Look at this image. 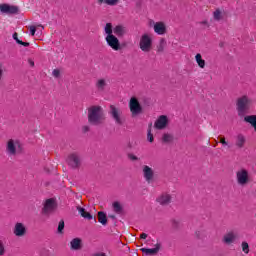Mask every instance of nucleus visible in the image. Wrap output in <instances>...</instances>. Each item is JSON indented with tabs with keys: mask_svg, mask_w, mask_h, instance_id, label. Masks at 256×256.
I'll list each match as a JSON object with an SVG mask.
<instances>
[{
	"mask_svg": "<svg viewBox=\"0 0 256 256\" xmlns=\"http://www.w3.org/2000/svg\"><path fill=\"white\" fill-rule=\"evenodd\" d=\"M98 3L99 5H103V3H105V5H110L113 7L119 3V0H98Z\"/></svg>",
	"mask_w": 256,
	"mask_h": 256,
	"instance_id": "obj_28",
	"label": "nucleus"
},
{
	"mask_svg": "<svg viewBox=\"0 0 256 256\" xmlns=\"http://www.w3.org/2000/svg\"><path fill=\"white\" fill-rule=\"evenodd\" d=\"M95 87L99 93H103L107 89V80L105 78H100L96 81Z\"/></svg>",
	"mask_w": 256,
	"mask_h": 256,
	"instance_id": "obj_20",
	"label": "nucleus"
},
{
	"mask_svg": "<svg viewBox=\"0 0 256 256\" xmlns=\"http://www.w3.org/2000/svg\"><path fill=\"white\" fill-rule=\"evenodd\" d=\"M109 113L116 125H123V123H125V118L123 117V112L121 109L115 107L114 105H110Z\"/></svg>",
	"mask_w": 256,
	"mask_h": 256,
	"instance_id": "obj_8",
	"label": "nucleus"
},
{
	"mask_svg": "<svg viewBox=\"0 0 256 256\" xmlns=\"http://www.w3.org/2000/svg\"><path fill=\"white\" fill-rule=\"evenodd\" d=\"M147 237H148L147 233H142L140 235V239H147Z\"/></svg>",
	"mask_w": 256,
	"mask_h": 256,
	"instance_id": "obj_43",
	"label": "nucleus"
},
{
	"mask_svg": "<svg viewBox=\"0 0 256 256\" xmlns=\"http://www.w3.org/2000/svg\"><path fill=\"white\" fill-rule=\"evenodd\" d=\"M77 211L80 213L81 217H83L84 219H88V221H91V219H93V215L87 212L85 208L81 206H77Z\"/></svg>",
	"mask_w": 256,
	"mask_h": 256,
	"instance_id": "obj_22",
	"label": "nucleus"
},
{
	"mask_svg": "<svg viewBox=\"0 0 256 256\" xmlns=\"http://www.w3.org/2000/svg\"><path fill=\"white\" fill-rule=\"evenodd\" d=\"M5 255V244L0 240V256Z\"/></svg>",
	"mask_w": 256,
	"mask_h": 256,
	"instance_id": "obj_37",
	"label": "nucleus"
},
{
	"mask_svg": "<svg viewBox=\"0 0 256 256\" xmlns=\"http://www.w3.org/2000/svg\"><path fill=\"white\" fill-rule=\"evenodd\" d=\"M105 111L99 105H93L88 108V123L99 127L105 123Z\"/></svg>",
	"mask_w": 256,
	"mask_h": 256,
	"instance_id": "obj_2",
	"label": "nucleus"
},
{
	"mask_svg": "<svg viewBox=\"0 0 256 256\" xmlns=\"http://www.w3.org/2000/svg\"><path fill=\"white\" fill-rule=\"evenodd\" d=\"M71 249H73L74 251H79V249H81V239L79 238H74L71 242Z\"/></svg>",
	"mask_w": 256,
	"mask_h": 256,
	"instance_id": "obj_23",
	"label": "nucleus"
},
{
	"mask_svg": "<svg viewBox=\"0 0 256 256\" xmlns=\"http://www.w3.org/2000/svg\"><path fill=\"white\" fill-rule=\"evenodd\" d=\"M253 103V100L249 98L247 95H243L239 97L236 101V109L238 112V115H245L249 112L251 109V104Z\"/></svg>",
	"mask_w": 256,
	"mask_h": 256,
	"instance_id": "obj_4",
	"label": "nucleus"
},
{
	"mask_svg": "<svg viewBox=\"0 0 256 256\" xmlns=\"http://www.w3.org/2000/svg\"><path fill=\"white\" fill-rule=\"evenodd\" d=\"M159 249H161V244L157 243L155 248H141L140 251H142L144 255H157Z\"/></svg>",
	"mask_w": 256,
	"mask_h": 256,
	"instance_id": "obj_19",
	"label": "nucleus"
},
{
	"mask_svg": "<svg viewBox=\"0 0 256 256\" xmlns=\"http://www.w3.org/2000/svg\"><path fill=\"white\" fill-rule=\"evenodd\" d=\"M203 24L205 25V24H207V22H203Z\"/></svg>",
	"mask_w": 256,
	"mask_h": 256,
	"instance_id": "obj_50",
	"label": "nucleus"
},
{
	"mask_svg": "<svg viewBox=\"0 0 256 256\" xmlns=\"http://www.w3.org/2000/svg\"><path fill=\"white\" fill-rule=\"evenodd\" d=\"M0 12L5 13L6 15H17V13H19V8L9 4H0Z\"/></svg>",
	"mask_w": 256,
	"mask_h": 256,
	"instance_id": "obj_13",
	"label": "nucleus"
},
{
	"mask_svg": "<svg viewBox=\"0 0 256 256\" xmlns=\"http://www.w3.org/2000/svg\"><path fill=\"white\" fill-rule=\"evenodd\" d=\"M143 177L147 183H151L153 181V178L155 177V172L153 171V168L149 167L148 165L143 166Z\"/></svg>",
	"mask_w": 256,
	"mask_h": 256,
	"instance_id": "obj_15",
	"label": "nucleus"
},
{
	"mask_svg": "<svg viewBox=\"0 0 256 256\" xmlns=\"http://www.w3.org/2000/svg\"><path fill=\"white\" fill-rule=\"evenodd\" d=\"M156 201L158 203H160L161 205H169V203H171V195L170 194H167V193H164L162 195H160Z\"/></svg>",
	"mask_w": 256,
	"mask_h": 256,
	"instance_id": "obj_21",
	"label": "nucleus"
},
{
	"mask_svg": "<svg viewBox=\"0 0 256 256\" xmlns=\"http://www.w3.org/2000/svg\"><path fill=\"white\" fill-rule=\"evenodd\" d=\"M63 229H65V221L60 220L57 229L58 233L63 234Z\"/></svg>",
	"mask_w": 256,
	"mask_h": 256,
	"instance_id": "obj_34",
	"label": "nucleus"
},
{
	"mask_svg": "<svg viewBox=\"0 0 256 256\" xmlns=\"http://www.w3.org/2000/svg\"><path fill=\"white\" fill-rule=\"evenodd\" d=\"M239 239V234L236 231L230 230L222 237V243L224 245H233Z\"/></svg>",
	"mask_w": 256,
	"mask_h": 256,
	"instance_id": "obj_9",
	"label": "nucleus"
},
{
	"mask_svg": "<svg viewBox=\"0 0 256 256\" xmlns=\"http://www.w3.org/2000/svg\"><path fill=\"white\" fill-rule=\"evenodd\" d=\"M165 39H161L160 40V44L158 46V53H163L164 49H165Z\"/></svg>",
	"mask_w": 256,
	"mask_h": 256,
	"instance_id": "obj_33",
	"label": "nucleus"
},
{
	"mask_svg": "<svg viewBox=\"0 0 256 256\" xmlns=\"http://www.w3.org/2000/svg\"><path fill=\"white\" fill-rule=\"evenodd\" d=\"M30 67H35V62L31 59L28 60Z\"/></svg>",
	"mask_w": 256,
	"mask_h": 256,
	"instance_id": "obj_42",
	"label": "nucleus"
},
{
	"mask_svg": "<svg viewBox=\"0 0 256 256\" xmlns=\"http://www.w3.org/2000/svg\"><path fill=\"white\" fill-rule=\"evenodd\" d=\"M3 79V68L0 66V81Z\"/></svg>",
	"mask_w": 256,
	"mask_h": 256,
	"instance_id": "obj_44",
	"label": "nucleus"
},
{
	"mask_svg": "<svg viewBox=\"0 0 256 256\" xmlns=\"http://www.w3.org/2000/svg\"><path fill=\"white\" fill-rule=\"evenodd\" d=\"M67 163L72 169H79L81 167V156L77 152L71 153L67 158Z\"/></svg>",
	"mask_w": 256,
	"mask_h": 256,
	"instance_id": "obj_10",
	"label": "nucleus"
},
{
	"mask_svg": "<svg viewBox=\"0 0 256 256\" xmlns=\"http://www.w3.org/2000/svg\"><path fill=\"white\" fill-rule=\"evenodd\" d=\"M128 158H129L131 161H138V160H139V158H138L137 156L133 155V154H129V155H128Z\"/></svg>",
	"mask_w": 256,
	"mask_h": 256,
	"instance_id": "obj_40",
	"label": "nucleus"
},
{
	"mask_svg": "<svg viewBox=\"0 0 256 256\" xmlns=\"http://www.w3.org/2000/svg\"><path fill=\"white\" fill-rule=\"evenodd\" d=\"M195 59L200 69H205V60L203 59V56H201V54L198 53L196 54Z\"/></svg>",
	"mask_w": 256,
	"mask_h": 256,
	"instance_id": "obj_26",
	"label": "nucleus"
},
{
	"mask_svg": "<svg viewBox=\"0 0 256 256\" xmlns=\"http://www.w3.org/2000/svg\"><path fill=\"white\" fill-rule=\"evenodd\" d=\"M245 143H247L245 135L238 134L235 138V147H237V149H243V147H245Z\"/></svg>",
	"mask_w": 256,
	"mask_h": 256,
	"instance_id": "obj_18",
	"label": "nucleus"
},
{
	"mask_svg": "<svg viewBox=\"0 0 256 256\" xmlns=\"http://www.w3.org/2000/svg\"><path fill=\"white\" fill-rule=\"evenodd\" d=\"M220 143H221V145H223V147L229 146V142H227V140L225 139V137H221V138H220Z\"/></svg>",
	"mask_w": 256,
	"mask_h": 256,
	"instance_id": "obj_39",
	"label": "nucleus"
},
{
	"mask_svg": "<svg viewBox=\"0 0 256 256\" xmlns=\"http://www.w3.org/2000/svg\"><path fill=\"white\" fill-rule=\"evenodd\" d=\"M169 125V118L166 115H161L154 123L155 129L163 130Z\"/></svg>",
	"mask_w": 256,
	"mask_h": 256,
	"instance_id": "obj_14",
	"label": "nucleus"
},
{
	"mask_svg": "<svg viewBox=\"0 0 256 256\" xmlns=\"http://www.w3.org/2000/svg\"><path fill=\"white\" fill-rule=\"evenodd\" d=\"M98 221L103 226L107 225V223H108L107 214H105V212H103V211L98 212Z\"/></svg>",
	"mask_w": 256,
	"mask_h": 256,
	"instance_id": "obj_25",
	"label": "nucleus"
},
{
	"mask_svg": "<svg viewBox=\"0 0 256 256\" xmlns=\"http://www.w3.org/2000/svg\"><path fill=\"white\" fill-rule=\"evenodd\" d=\"M112 207L114 209V211L118 214L121 215V213H123V206H121V203L119 202H114L112 204Z\"/></svg>",
	"mask_w": 256,
	"mask_h": 256,
	"instance_id": "obj_30",
	"label": "nucleus"
},
{
	"mask_svg": "<svg viewBox=\"0 0 256 256\" xmlns=\"http://www.w3.org/2000/svg\"><path fill=\"white\" fill-rule=\"evenodd\" d=\"M95 223H97V219L94 218Z\"/></svg>",
	"mask_w": 256,
	"mask_h": 256,
	"instance_id": "obj_49",
	"label": "nucleus"
},
{
	"mask_svg": "<svg viewBox=\"0 0 256 256\" xmlns=\"http://www.w3.org/2000/svg\"><path fill=\"white\" fill-rule=\"evenodd\" d=\"M147 139L150 143H153L154 141V137H153V134L151 133V129L148 130Z\"/></svg>",
	"mask_w": 256,
	"mask_h": 256,
	"instance_id": "obj_38",
	"label": "nucleus"
},
{
	"mask_svg": "<svg viewBox=\"0 0 256 256\" xmlns=\"http://www.w3.org/2000/svg\"><path fill=\"white\" fill-rule=\"evenodd\" d=\"M90 130H91V128L88 125H85L82 127L83 133H88V131H90Z\"/></svg>",
	"mask_w": 256,
	"mask_h": 256,
	"instance_id": "obj_41",
	"label": "nucleus"
},
{
	"mask_svg": "<svg viewBox=\"0 0 256 256\" xmlns=\"http://www.w3.org/2000/svg\"><path fill=\"white\" fill-rule=\"evenodd\" d=\"M154 32L157 35H165V33H167V26L164 22H156L154 24Z\"/></svg>",
	"mask_w": 256,
	"mask_h": 256,
	"instance_id": "obj_16",
	"label": "nucleus"
},
{
	"mask_svg": "<svg viewBox=\"0 0 256 256\" xmlns=\"http://www.w3.org/2000/svg\"><path fill=\"white\" fill-rule=\"evenodd\" d=\"M12 37H13L14 41H16V43H18V45H23V47H29V42H23V41L19 40V34H17V32H15Z\"/></svg>",
	"mask_w": 256,
	"mask_h": 256,
	"instance_id": "obj_29",
	"label": "nucleus"
},
{
	"mask_svg": "<svg viewBox=\"0 0 256 256\" xmlns=\"http://www.w3.org/2000/svg\"><path fill=\"white\" fill-rule=\"evenodd\" d=\"M139 47L144 53H149L153 49V40L148 34H143L140 38Z\"/></svg>",
	"mask_w": 256,
	"mask_h": 256,
	"instance_id": "obj_6",
	"label": "nucleus"
},
{
	"mask_svg": "<svg viewBox=\"0 0 256 256\" xmlns=\"http://www.w3.org/2000/svg\"><path fill=\"white\" fill-rule=\"evenodd\" d=\"M163 143H171L173 141V134L164 133L162 136Z\"/></svg>",
	"mask_w": 256,
	"mask_h": 256,
	"instance_id": "obj_31",
	"label": "nucleus"
},
{
	"mask_svg": "<svg viewBox=\"0 0 256 256\" xmlns=\"http://www.w3.org/2000/svg\"><path fill=\"white\" fill-rule=\"evenodd\" d=\"M196 237H198V239H203V236H201V232H196Z\"/></svg>",
	"mask_w": 256,
	"mask_h": 256,
	"instance_id": "obj_45",
	"label": "nucleus"
},
{
	"mask_svg": "<svg viewBox=\"0 0 256 256\" xmlns=\"http://www.w3.org/2000/svg\"><path fill=\"white\" fill-rule=\"evenodd\" d=\"M28 29L30 30V35H32V37H35V33L37 31V27L29 26Z\"/></svg>",
	"mask_w": 256,
	"mask_h": 256,
	"instance_id": "obj_36",
	"label": "nucleus"
},
{
	"mask_svg": "<svg viewBox=\"0 0 256 256\" xmlns=\"http://www.w3.org/2000/svg\"><path fill=\"white\" fill-rule=\"evenodd\" d=\"M57 209V203H55L54 199H48L46 200L44 207L42 209V213L44 215H50V213H53Z\"/></svg>",
	"mask_w": 256,
	"mask_h": 256,
	"instance_id": "obj_11",
	"label": "nucleus"
},
{
	"mask_svg": "<svg viewBox=\"0 0 256 256\" xmlns=\"http://www.w3.org/2000/svg\"><path fill=\"white\" fill-rule=\"evenodd\" d=\"M213 19L214 21H221V19H223V12L221 11V9L217 8L213 12Z\"/></svg>",
	"mask_w": 256,
	"mask_h": 256,
	"instance_id": "obj_27",
	"label": "nucleus"
},
{
	"mask_svg": "<svg viewBox=\"0 0 256 256\" xmlns=\"http://www.w3.org/2000/svg\"><path fill=\"white\" fill-rule=\"evenodd\" d=\"M129 109L132 117H137L143 113V106L136 97H132L129 101Z\"/></svg>",
	"mask_w": 256,
	"mask_h": 256,
	"instance_id": "obj_7",
	"label": "nucleus"
},
{
	"mask_svg": "<svg viewBox=\"0 0 256 256\" xmlns=\"http://www.w3.org/2000/svg\"><path fill=\"white\" fill-rule=\"evenodd\" d=\"M52 75H53V77H55V79H59V77H61V70H59V69H54V70L52 71Z\"/></svg>",
	"mask_w": 256,
	"mask_h": 256,
	"instance_id": "obj_35",
	"label": "nucleus"
},
{
	"mask_svg": "<svg viewBox=\"0 0 256 256\" xmlns=\"http://www.w3.org/2000/svg\"><path fill=\"white\" fill-rule=\"evenodd\" d=\"M241 247H242V251L243 253H245V255H249V243H247L246 241H243L241 243Z\"/></svg>",
	"mask_w": 256,
	"mask_h": 256,
	"instance_id": "obj_32",
	"label": "nucleus"
},
{
	"mask_svg": "<svg viewBox=\"0 0 256 256\" xmlns=\"http://www.w3.org/2000/svg\"><path fill=\"white\" fill-rule=\"evenodd\" d=\"M244 121H245L246 123H250V125L253 126L254 131L256 132V115L246 116V117L244 118Z\"/></svg>",
	"mask_w": 256,
	"mask_h": 256,
	"instance_id": "obj_24",
	"label": "nucleus"
},
{
	"mask_svg": "<svg viewBox=\"0 0 256 256\" xmlns=\"http://www.w3.org/2000/svg\"><path fill=\"white\" fill-rule=\"evenodd\" d=\"M23 151V144L18 139H9L6 142V154L8 157H17Z\"/></svg>",
	"mask_w": 256,
	"mask_h": 256,
	"instance_id": "obj_3",
	"label": "nucleus"
},
{
	"mask_svg": "<svg viewBox=\"0 0 256 256\" xmlns=\"http://www.w3.org/2000/svg\"><path fill=\"white\" fill-rule=\"evenodd\" d=\"M112 33H114L116 37H124V35L127 33V28L121 24L116 25L114 28L112 26Z\"/></svg>",
	"mask_w": 256,
	"mask_h": 256,
	"instance_id": "obj_17",
	"label": "nucleus"
},
{
	"mask_svg": "<svg viewBox=\"0 0 256 256\" xmlns=\"http://www.w3.org/2000/svg\"><path fill=\"white\" fill-rule=\"evenodd\" d=\"M111 217V219H115V216H110Z\"/></svg>",
	"mask_w": 256,
	"mask_h": 256,
	"instance_id": "obj_48",
	"label": "nucleus"
},
{
	"mask_svg": "<svg viewBox=\"0 0 256 256\" xmlns=\"http://www.w3.org/2000/svg\"><path fill=\"white\" fill-rule=\"evenodd\" d=\"M104 35L106 44L112 51H121V49H123L121 41H119V38L113 34V24L111 22L106 23L104 27Z\"/></svg>",
	"mask_w": 256,
	"mask_h": 256,
	"instance_id": "obj_1",
	"label": "nucleus"
},
{
	"mask_svg": "<svg viewBox=\"0 0 256 256\" xmlns=\"http://www.w3.org/2000/svg\"><path fill=\"white\" fill-rule=\"evenodd\" d=\"M38 27H41L42 29H45V27L43 25H41V24L38 25Z\"/></svg>",
	"mask_w": 256,
	"mask_h": 256,
	"instance_id": "obj_47",
	"label": "nucleus"
},
{
	"mask_svg": "<svg viewBox=\"0 0 256 256\" xmlns=\"http://www.w3.org/2000/svg\"><path fill=\"white\" fill-rule=\"evenodd\" d=\"M251 172L246 168H239L236 171V183L239 187H247L251 183Z\"/></svg>",
	"mask_w": 256,
	"mask_h": 256,
	"instance_id": "obj_5",
	"label": "nucleus"
},
{
	"mask_svg": "<svg viewBox=\"0 0 256 256\" xmlns=\"http://www.w3.org/2000/svg\"><path fill=\"white\" fill-rule=\"evenodd\" d=\"M92 256H107V255H105V253H103V252H100V253H96V254H94Z\"/></svg>",
	"mask_w": 256,
	"mask_h": 256,
	"instance_id": "obj_46",
	"label": "nucleus"
},
{
	"mask_svg": "<svg viewBox=\"0 0 256 256\" xmlns=\"http://www.w3.org/2000/svg\"><path fill=\"white\" fill-rule=\"evenodd\" d=\"M13 234L15 237H25L27 235V227L21 222H17L13 228Z\"/></svg>",
	"mask_w": 256,
	"mask_h": 256,
	"instance_id": "obj_12",
	"label": "nucleus"
}]
</instances>
